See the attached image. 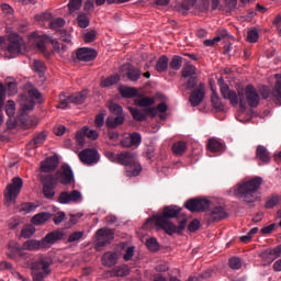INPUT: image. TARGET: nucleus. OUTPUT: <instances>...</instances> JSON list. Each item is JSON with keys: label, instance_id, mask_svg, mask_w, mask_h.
Returning <instances> with one entry per match:
<instances>
[{"label": "nucleus", "instance_id": "obj_1", "mask_svg": "<svg viewBox=\"0 0 281 281\" xmlns=\"http://www.w3.org/2000/svg\"><path fill=\"white\" fill-rule=\"evenodd\" d=\"M220 91L224 100H228L233 106H238L239 104L240 109H245V95L249 106L256 108L260 104V94H258V91L251 85H248L238 94L225 83L221 86Z\"/></svg>", "mask_w": 281, "mask_h": 281}, {"label": "nucleus", "instance_id": "obj_2", "mask_svg": "<svg viewBox=\"0 0 281 281\" xmlns=\"http://www.w3.org/2000/svg\"><path fill=\"white\" fill-rule=\"evenodd\" d=\"M181 214V207L177 205H169L166 206L161 213L154 215L153 217H149L144 227L148 228L150 225H154L157 227V229H164L166 234H169V236H172V234H177V225H175L170 218H177Z\"/></svg>", "mask_w": 281, "mask_h": 281}, {"label": "nucleus", "instance_id": "obj_3", "mask_svg": "<svg viewBox=\"0 0 281 281\" xmlns=\"http://www.w3.org/2000/svg\"><path fill=\"white\" fill-rule=\"evenodd\" d=\"M262 186V178L256 177L250 180H244L233 187L231 192L243 201L244 203H256V201L260 200V195L258 194V190Z\"/></svg>", "mask_w": 281, "mask_h": 281}, {"label": "nucleus", "instance_id": "obj_4", "mask_svg": "<svg viewBox=\"0 0 281 281\" xmlns=\"http://www.w3.org/2000/svg\"><path fill=\"white\" fill-rule=\"evenodd\" d=\"M74 179V171L71 170V167L68 165L61 166L60 171H58L55 176H47L44 180V187L43 192L44 196L46 199H54V188H56V183H61V186H69L71 183V180Z\"/></svg>", "mask_w": 281, "mask_h": 281}, {"label": "nucleus", "instance_id": "obj_5", "mask_svg": "<svg viewBox=\"0 0 281 281\" xmlns=\"http://www.w3.org/2000/svg\"><path fill=\"white\" fill-rule=\"evenodd\" d=\"M53 261L48 257H42L31 265L33 281H45L47 276H52Z\"/></svg>", "mask_w": 281, "mask_h": 281}, {"label": "nucleus", "instance_id": "obj_6", "mask_svg": "<svg viewBox=\"0 0 281 281\" xmlns=\"http://www.w3.org/2000/svg\"><path fill=\"white\" fill-rule=\"evenodd\" d=\"M117 162L122 166H127L126 169L127 177H138L142 172V165L137 162V156L133 153H121L117 154Z\"/></svg>", "mask_w": 281, "mask_h": 281}, {"label": "nucleus", "instance_id": "obj_7", "mask_svg": "<svg viewBox=\"0 0 281 281\" xmlns=\"http://www.w3.org/2000/svg\"><path fill=\"white\" fill-rule=\"evenodd\" d=\"M21 188H23V179L21 178H13L12 183L7 186L4 190V203L7 206L16 201V196L21 194Z\"/></svg>", "mask_w": 281, "mask_h": 281}, {"label": "nucleus", "instance_id": "obj_8", "mask_svg": "<svg viewBox=\"0 0 281 281\" xmlns=\"http://www.w3.org/2000/svg\"><path fill=\"white\" fill-rule=\"evenodd\" d=\"M9 43L7 50L12 57L19 56V54H25V41L18 33L9 34Z\"/></svg>", "mask_w": 281, "mask_h": 281}, {"label": "nucleus", "instance_id": "obj_9", "mask_svg": "<svg viewBox=\"0 0 281 281\" xmlns=\"http://www.w3.org/2000/svg\"><path fill=\"white\" fill-rule=\"evenodd\" d=\"M34 100L41 102V92L33 88L29 90V99L25 95L21 97V112L25 114L27 111H32L36 104Z\"/></svg>", "mask_w": 281, "mask_h": 281}, {"label": "nucleus", "instance_id": "obj_10", "mask_svg": "<svg viewBox=\"0 0 281 281\" xmlns=\"http://www.w3.org/2000/svg\"><path fill=\"white\" fill-rule=\"evenodd\" d=\"M88 92L87 90H83L81 92H77L68 98H65V94L61 93L59 95V104L58 109H67L69 106L70 102L72 104H83L85 100H87Z\"/></svg>", "mask_w": 281, "mask_h": 281}, {"label": "nucleus", "instance_id": "obj_11", "mask_svg": "<svg viewBox=\"0 0 281 281\" xmlns=\"http://www.w3.org/2000/svg\"><path fill=\"white\" fill-rule=\"evenodd\" d=\"M79 159L86 166H95L100 161V153L94 148H86L79 153Z\"/></svg>", "mask_w": 281, "mask_h": 281}, {"label": "nucleus", "instance_id": "obj_12", "mask_svg": "<svg viewBox=\"0 0 281 281\" xmlns=\"http://www.w3.org/2000/svg\"><path fill=\"white\" fill-rule=\"evenodd\" d=\"M58 203L69 205V203H82V193L78 190L71 192L64 191L58 196Z\"/></svg>", "mask_w": 281, "mask_h": 281}, {"label": "nucleus", "instance_id": "obj_13", "mask_svg": "<svg viewBox=\"0 0 281 281\" xmlns=\"http://www.w3.org/2000/svg\"><path fill=\"white\" fill-rule=\"evenodd\" d=\"M189 212H205L210 207V201L205 199H193L184 204Z\"/></svg>", "mask_w": 281, "mask_h": 281}, {"label": "nucleus", "instance_id": "obj_14", "mask_svg": "<svg viewBox=\"0 0 281 281\" xmlns=\"http://www.w3.org/2000/svg\"><path fill=\"white\" fill-rule=\"evenodd\" d=\"M280 257H281V245L274 248H268L260 254V258L261 260H263V262H266V265L273 263V261L278 260V258Z\"/></svg>", "mask_w": 281, "mask_h": 281}, {"label": "nucleus", "instance_id": "obj_15", "mask_svg": "<svg viewBox=\"0 0 281 281\" xmlns=\"http://www.w3.org/2000/svg\"><path fill=\"white\" fill-rule=\"evenodd\" d=\"M65 233L61 231H54L48 233L44 238H42V245L44 249H49L52 246L56 245L58 240H63Z\"/></svg>", "mask_w": 281, "mask_h": 281}, {"label": "nucleus", "instance_id": "obj_16", "mask_svg": "<svg viewBox=\"0 0 281 281\" xmlns=\"http://www.w3.org/2000/svg\"><path fill=\"white\" fill-rule=\"evenodd\" d=\"M115 236V233L111 228H101L97 232L98 247H104L108 243H111Z\"/></svg>", "mask_w": 281, "mask_h": 281}, {"label": "nucleus", "instance_id": "obj_17", "mask_svg": "<svg viewBox=\"0 0 281 281\" xmlns=\"http://www.w3.org/2000/svg\"><path fill=\"white\" fill-rule=\"evenodd\" d=\"M7 256L11 260L23 258V247H21L16 241H10L7 247Z\"/></svg>", "mask_w": 281, "mask_h": 281}, {"label": "nucleus", "instance_id": "obj_18", "mask_svg": "<svg viewBox=\"0 0 281 281\" xmlns=\"http://www.w3.org/2000/svg\"><path fill=\"white\" fill-rule=\"evenodd\" d=\"M77 58L83 63H91V60L98 58V53L93 48H79L77 50Z\"/></svg>", "mask_w": 281, "mask_h": 281}, {"label": "nucleus", "instance_id": "obj_19", "mask_svg": "<svg viewBox=\"0 0 281 281\" xmlns=\"http://www.w3.org/2000/svg\"><path fill=\"white\" fill-rule=\"evenodd\" d=\"M203 98H205V87L203 83L195 89L190 95V103L192 106H199L203 102Z\"/></svg>", "mask_w": 281, "mask_h": 281}, {"label": "nucleus", "instance_id": "obj_20", "mask_svg": "<svg viewBox=\"0 0 281 281\" xmlns=\"http://www.w3.org/2000/svg\"><path fill=\"white\" fill-rule=\"evenodd\" d=\"M23 251H38L41 249H45L43 246V239H29L22 245Z\"/></svg>", "mask_w": 281, "mask_h": 281}, {"label": "nucleus", "instance_id": "obj_21", "mask_svg": "<svg viewBox=\"0 0 281 281\" xmlns=\"http://www.w3.org/2000/svg\"><path fill=\"white\" fill-rule=\"evenodd\" d=\"M256 158L262 164H269L271 161V154H269L267 147L259 145L256 149Z\"/></svg>", "mask_w": 281, "mask_h": 281}, {"label": "nucleus", "instance_id": "obj_22", "mask_svg": "<svg viewBox=\"0 0 281 281\" xmlns=\"http://www.w3.org/2000/svg\"><path fill=\"white\" fill-rule=\"evenodd\" d=\"M270 95L276 104L281 105V75H277V82Z\"/></svg>", "mask_w": 281, "mask_h": 281}, {"label": "nucleus", "instance_id": "obj_23", "mask_svg": "<svg viewBox=\"0 0 281 281\" xmlns=\"http://www.w3.org/2000/svg\"><path fill=\"white\" fill-rule=\"evenodd\" d=\"M55 168H58V159L54 157H49L41 164L42 172H52Z\"/></svg>", "mask_w": 281, "mask_h": 281}, {"label": "nucleus", "instance_id": "obj_24", "mask_svg": "<svg viewBox=\"0 0 281 281\" xmlns=\"http://www.w3.org/2000/svg\"><path fill=\"white\" fill-rule=\"evenodd\" d=\"M111 277L112 278H126V276L131 274V268L126 265L124 266H119L113 268L111 271Z\"/></svg>", "mask_w": 281, "mask_h": 281}, {"label": "nucleus", "instance_id": "obj_25", "mask_svg": "<svg viewBox=\"0 0 281 281\" xmlns=\"http://www.w3.org/2000/svg\"><path fill=\"white\" fill-rule=\"evenodd\" d=\"M50 218H52L50 213L42 212V213L35 214L32 217L31 223H32V225H35V226L45 225V223H47V221H49Z\"/></svg>", "mask_w": 281, "mask_h": 281}, {"label": "nucleus", "instance_id": "obj_26", "mask_svg": "<svg viewBox=\"0 0 281 281\" xmlns=\"http://www.w3.org/2000/svg\"><path fill=\"white\" fill-rule=\"evenodd\" d=\"M44 40L45 36L38 35V33H33L29 37V42L31 43V45H34L35 47L41 49V52L45 50V43L43 42Z\"/></svg>", "mask_w": 281, "mask_h": 281}, {"label": "nucleus", "instance_id": "obj_27", "mask_svg": "<svg viewBox=\"0 0 281 281\" xmlns=\"http://www.w3.org/2000/svg\"><path fill=\"white\" fill-rule=\"evenodd\" d=\"M102 265H104V267H113L117 265V254L105 252L102 258Z\"/></svg>", "mask_w": 281, "mask_h": 281}, {"label": "nucleus", "instance_id": "obj_28", "mask_svg": "<svg viewBox=\"0 0 281 281\" xmlns=\"http://www.w3.org/2000/svg\"><path fill=\"white\" fill-rule=\"evenodd\" d=\"M105 124L108 128H115L121 124H124V114H120L116 116H109Z\"/></svg>", "mask_w": 281, "mask_h": 281}, {"label": "nucleus", "instance_id": "obj_29", "mask_svg": "<svg viewBox=\"0 0 281 281\" xmlns=\"http://www.w3.org/2000/svg\"><path fill=\"white\" fill-rule=\"evenodd\" d=\"M207 148L211 153H221V150H223V148H225V145H223V143H221L216 138H210Z\"/></svg>", "mask_w": 281, "mask_h": 281}, {"label": "nucleus", "instance_id": "obj_30", "mask_svg": "<svg viewBox=\"0 0 281 281\" xmlns=\"http://www.w3.org/2000/svg\"><path fill=\"white\" fill-rule=\"evenodd\" d=\"M119 92L123 98H135L137 95V89L126 86L119 87Z\"/></svg>", "mask_w": 281, "mask_h": 281}, {"label": "nucleus", "instance_id": "obj_31", "mask_svg": "<svg viewBox=\"0 0 281 281\" xmlns=\"http://www.w3.org/2000/svg\"><path fill=\"white\" fill-rule=\"evenodd\" d=\"M210 216L212 221H221V218H225V209L216 206L210 212Z\"/></svg>", "mask_w": 281, "mask_h": 281}, {"label": "nucleus", "instance_id": "obj_32", "mask_svg": "<svg viewBox=\"0 0 281 281\" xmlns=\"http://www.w3.org/2000/svg\"><path fill=\"white\" fill-rule=\"evenodd\" d=\"M54 16L49 12H44V13H38L34 16V20L40 24V25H45V23L52 21Z\"/></svg>", "mask_w": 281, "mask_h": 281}, {"label": "nucleus", "instance_id": "obj_33", "mask_svg": "<svg viewBox=\"0 0 281 281\" xmlns=\"http://www.w3.org/2000/svg\"><path fill=\"white\" fill-rule=\"evenodd\" d=\"M156 70L158 74H164L168 71V58L166 56H161L156 63Z\"/></svg>", "mask_w": 281, "mask_h": 281}, {"label": "nucleus", "instance_id": "obj_34", "mask_svg": "<svg viewBox=\"0 0 281 281\" xmlns=\"http://www.w3.org/2000/svg\"><path fill=\"white\" fill-rule=\"evenodd\" d=\"M119 80H120V75H113L102 79L100 85L103 88L113 87V85H117Z\"/></svg>", "mask_w": 281, "mask_h": 281}, {"label": "nucleus", "instance_id": "obj_35", "mask_svg": "<svg viewBox=\"0 0 281 281\" xmlns=\"http://www.w3.org/2000/svg\"><path fill=\"white\" fill-rule=\"evenodd\" d=\"M127 78L132 82H137V80H139V78H142V70H139V69H137L135 67L128 68V70H127Z\"/></svg>", "mask_w": 281, "mask_h": 281}, {"label": "nucleus", "instance_id": "obj_36", "mask_svg": "<svg viewBox=\"0 0 281 281\" xmlns=\"http://www.w3.org/2000/svg\"><path fill=\"white\" fill-rule=\"evenodd\" d=\"M82 8V0H70L68 3L69 14H76Z\"/></svg>", "mask_w": 281, "mask_h": 281}, {"label": "nucleus", "instance_id": "obj_37", "mask_svg": "<svg viewBox=\"0 0 281 281\" xmlns=\"http://www.w3.org/2000/svg\"><path fill=\"white\" fill-rule=\"evenodd\" d=\"M188 150V145L184 142L175 143L172 146V151L175 155L181 156Z\"/></svg>", "mask_w": 281, "mask_h": 281}, {"label": "nucleus", "instance_id": "obj_38", "mask_svg": "<svg viewBox=\"0 0 281 281\" xmlns=\"http://www.w3.org/2000/svg\"><path fill=\"white\" fill-rule=\"evenodd\" d=\"M182 78H192L194 74H196V67L192 66V64H186L182 68Z\"/></svg>", "mask_w": 281, "mask_h": 281}, {"label": "nucleus", "instance_id": "obj_39", "mask_svg": "<svg viewBox=\"0 0 281 281\" xmlns=\"http://www.w3.org/2000/svg\"><path fill=\"white\" fill-rule=\"evenodd\" d=\"M130 113L137 122H144L146 120V111L137 110L136 108H130Z\"/></svg>", "mask_w": 281, "mask_h": 281}, {"label": "nucleus", "instance_id": "obj_40", "mask_svg": "<svg viewBox=\"0 0 281 281\" xmlns=\"http://www.w3.org/2000/svg\"><path fill=\"white\" fill-rule=\"evenodd\" d=\"M134 104L136 106H153V104H155V99L150 97H144L142 99H136Z\"/></svg>", "mask_w": 281, "mask_h": 281}, {"label": "nucleus", "instance_id": "obj_41", "mask_svg": "<svg viewBox=\"0 0 281 281\" xmlns=\"http://www.w3.org/2000/svg\"><path fill=\"white\" fill-rule=\"evenodd\" d=\"M36 207H38V205L34 204V203H23L21 204L18 210L19 212H23V214H30L31 212H34V210H36Z\"/></svg>", "mask_w": 281, "mask_h": 281}, {"label": "nucleus", "instance_id": "obj_42", "mask_svg": "<svg viewBox=\"0 0 281 281\" xmlns=\"http://www.w3.org/2000/svg\"><path fill=\"white\" fill-rule=\"evenodd\" d=\"M65 23H66L65 19L57 18V19L50 20L49 27L50 30H60V27L65 26Z\"/></svg>", "mask_w": 281, "mask_h": 281}, {"label": "nucleus", "instance_id": "obj_43", "mask_svg": "<svg viewBox=\"0 0 281 281\" xmlns=\"http://www.w3.org/2000/svg\"><path fill=\"white\" fill-rule=\"evenodd\" d=\"M33 71H36L37 74H44L45 72V64L41 61L40 59H34L32 64Z\"/></svg>", "mask_w": 281, "mask_h": 281}, {"label": "nucleus", "instance_id": "obj_44", "mask_svg": "<svg viewBox=\"0 0 281 281\" xmlns=\"http://www.w3.org/2000/svg\"><path fill=\"white\" fill-rule=\"evenodd\" d=\"M34 234H36V228L31 225L25 226L24 228H22V232H21L22 238H32Z\"/></svg>", "mask_w": 281, "mask_h": 281}, {"label": "nucleus", "instance_id": "obj_45", "mask_svg": "<svg viewBox=\"0 0 281 281\" xmlns=\"http://www.w3.org/2000/svg\"><path fill=\"white\" fill-rule=\"evenodd\" d=\"M47 139V132L38 133L32 140V144L34 146H41V144H45V140Z\"/></svg>", "mask_w": 281, "mask_h": 281}, {"label": "nucleus", "instance_id": "obj_46", "mask_svg": "<svg viewBox=\"0 0 281 281\" xmlns=\"http://www.w3.org/2000/svg\"><path fill=\"white\" fill-rule=\"evenodd\" d=\"M146 247L149 251H159V243L157 241V238L151 237L147 239Z\"/></svg>", "mask_w": 281, "mask_h": 281}, {"label": "nucleus", "instance_id": "obj_47", "mask_svg": "<svg viewBox=\"0 0 281 281\" xmlns=\"http://www.w3.org/2000/svg\"><path fill=\"white\" fill-rule=\"evenodd\" d=\"M133 256H135V246H128L127 248H125L123 254V260H125V262H128V260H133Z\"/></svg>", "mask_w": 281, "mask_h": 281}, {"label": "nucleus", "instance_id": "obj_48", "mask_svg": "<svg viewBox=\"0 0 281 281\" xmlns=\"http://www.w3.org/2000/svg\"><path fill=\"white\" fill-rule=\"evenodd\" d=\"M5 113L9 117H14V114L16 113V104L14 101H8L5 105Z\"/></svg>", "mask_w": 281, "mask_h": 281}, {"label": "nucleus", "instance_id": "obj_49", "mask_svg": "<svg viewBox=\"0 0 281 281\" xmlns=\"http://www.w3.org/2000/svg\"><path fill=\"white\" fill-rule=\"evenodd\" d=\"M77 23L79 27H89V16H87L85 13H80L77 18Z\"/></svg>", "mask_w": 281, "mask_h": 281}, {"label": "nucleus", "instance_id": "obj_50", "mask_svg": "<svg viewBox=\"0 0 281 281\" xmlns=\"http://www.w3.org/2000/svg\"><path fill=\"white\" fill-rule=\"evenodd\" d=\"M54 52H56L57 54H60V56H63V54H65V52H67V45H61L60 48V43H58L56 40H52L50 41Z\"/></svg>", "mask_w": 281, "mask_h": 281}, {"label": "nucleus", "instance_id": "obj_51", "mask_svg": "<svg viewBox=\"0 0 281 281\" xmlns=\"http://www.w3.org/2000/svg\"><path fill=\"white\" fill-rule=\"evenodd\" d=\"M7 89H8V93L9 95H16L18 93V88H16V81L11 80L9 81V79H7Z\"/></svg>", "mask_w": 281, "mask_h": 281}, {"label": "nucleus", "instance_id": "obj_52", "mask_svg": "<svg viewBox=\"0 0 281 281\" xmlns=\"http://www.w3.org/2000/svg\"><path fill=\"white\" fill-rule=\"evenodd\" d=\"M211 102H212L213 106L215 109H217L218 111H221V109H223V103H221V98H218V94L216 93V91H213V94L211 97Z\"/></svg>", "mask_w": 281, "mask_h": 281}, {"label": "nucleus", "instance_id": "obj_53", "mask_svg": "<svg viewBox=\"0 0 281 281\" xmlns=\"http://www.w3.org/2000/svg\"><path fill=\"white\" fill-rule=\"evenodd\" d=\"M280 203V196L279 195H272L267 202H266V207L267 210H271L276 207Z\"/></svg>", "mask_w": 281, "mask_h": 281}, {"label": "nucleus", "instance_id": "obj_54", "mask_svg": "<svg viewBox=\"0 0 281 281\" xmlns=\"http://www.w3.org/2000/svg\"><path fill=\"white\" fill-rule=\"evenodd\" d=\"M181 65H183V61L179 56L173 57L170 63L171 69H175L176 71H179V69H181Z\"/></svg>", "mask_w": 281, "mask_h": 281}, {"label": "nucleus", "instance_id": "obj_55", "mask_svg": "<svg viewBox=\"0 0 281 281\" xmlns=\"http://www.w3.org/2000/svg\"><path fill=\"white\" fill-rule=\"evenodd\" d=\"M228 265L231 269H234L236 271L240 269V267H243V262H240V258H237V257L231 258Z\"/></svg>", "mask_w": 281, "mask_h": 281}, {"label": "nucleus", "instance_id": "obj_56", "mask_svg": "<svg viewBox=\"0 0 281 281\" xmlns=\"http://www.w3.org/2000/svg\"><path fill=\"white\" fill-rule=\"evenodd\" d=\"M82 236H85V232H75L68 237V243H78V240H81Z\"/></svg>", "mask_w": 281, "mask_h": 281}, {"label": "nucleus", "instance_id": "obj_57", "mask_svg": "<svg viewBox=\"0 0 281 281\" xmlns=\"http://www.w3.org/2000/svg\"><path fill=\"white\" fill-rule=\"evenodd\" d=\"M83 130L86 132V137H88V139H91L92 142L98 139L99 134L95 130H89V127L83 126Z\"/></svg>", "mask_w": 281, "mask_h": 281}, {"label": "nucleus", "instance_id": "obj_58", "mask_svg": "<svg viewBox=\"0 0 281 281\" xmlns=\"http://www.w3.org/2000/svg\"><path fill=\"white\" fill-rule=\"evenodd\" d=\"M106 115V112H100L94 120V124L95 126H98V128H102L104 126V116Z\"/></svg>", "mask_w": 281, "mask_h": 281}, {"label": "nucleus", "instance_id": "obj_59", "mask_svg": "<svg viewBox=\"0 0 281 281\" xmlns=\"http://www.w3.org/2000/svg\"><path fill=\"white\" fill-rule=\"evenodd\" d=\"M109 110L111 111V113H113L114 115H123V109L121 108L120 104L116 103H110L109 104Z\"/></svg>", "mask_w": 281, "mask_h": 281}, {"label": "nucleus", "instance_id": "obj_60", "mask_svg": "<svg viewBox=\"0 0 281 281\" xmlns=\"http://www.w3.org/2000/svg\"><path fill=\"white\" fill-rule=\"evenodd\" d=\"M132 146H139L142 144V135L139 133H133L130 135Z\"/></svg>", "mask_w": 281, "mask_h": 281}, {"label": "nucleus", "instance_id": "obj_61", "mask_svg": "<svg viewBox=\"0 0 281 281\" xmlns=\"http://www.w3.org/2000/svg\"><path fill=\"white\" fill-rule=\"evenodd\" d=\"M85 137H87V133L85 132V127H82L76 134L77 144L82 146V144H85Z\"/></svg>", "mask_w": 281, "mask_h": 281}, {"label": "nucleus", "instance_id": "obj_62", "mask_svg": "<svg viewBox=\"0 0 281 281\" xmlns=\"http://www.w3.org/2000/svg\"><path fill=\"white\" fill-rule=\"evenodd\" d=\"M95 36H97L95 31H88L83 35V41L85 43H93V41H95Z\"/></svg>", "mask_w": 281, "mask_h": 281}, {"label": "nucleus", "instance_id": "obj_63", "mask_svg": "<svg viewBox=\"0 0 281 281\" xmlns=\"http://www.w3.org/2000/svg\"><path fill=\"white\" fill-rule=\"evenodd\" d=\"M247 41L248 43H256V41H258V31L256 30L249 31L247 35Z\"/></svg>", "mask_w": 281, "mask_h": 281}, {"label": "nucleus", "instance_id": "obj_64", "mask_svg": "<svg viewBox=\"0 0 281 281\" xmlns=\"http://www.w3.org/2000/svg\"><path fill=\"white\" fill-rule=\"evenodd\" d=\"M1 10H2L4 16H12V14H14V9H12V7H10V4H2Z\"/></svg>", "mask_w": 281, "mask_h": 281}]
</instances>
